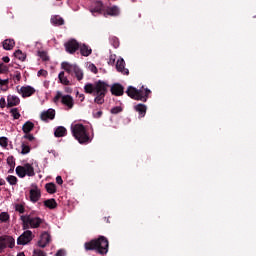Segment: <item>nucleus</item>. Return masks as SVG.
<instances>
[{
    "instance_id": "nucleus-1",
    "label": "nucleus",
    "mask_w": 256,
    "mask_h": 256,
    "mask_svg": "<svg viewBox=\"0 0 256 256\" xmlns=\"http://www.w3.org/2000/svg\"><path fill=\"white\" fill-rule=\"evenodd\" d=\"M71 133L74 139L80 143V145H89V143H91L95 137L92 126H85L79 122H74L71 124Z\"/></svg>"
},
{
    "instance_id": "nucleus-2",
    "label": "nucleus",
    "mask_w": 256,
    "mask_h": 256,
    "mask_svg": "<svg viewBox=\"0 0 256 256\" xmlns=\"http://www.w3.org/2000/svg\"><path fill=\"white\" fill-rule=\"evenodd\" d=\"M107 89H109V84L101 80L94 83H87L84 86L85 93L94 95V102L97 103V105H103L105 103Z\"/></svg>"
},
{
    "instance_id": "nucleus-3",
    "label": "nucleus",
    "mask_w": 256,
    "mask_h": 256,
    "mask_svg": "<svg viewBox=\"0 0 256 256\" xmlns=\"http://www.w3.org/2000/svg\"><path fill=\"white\" fill-rule=\"evenodd\" d=\"M86 251H97L100 255L109 253V240L105 236H100L98 239L91 240L84 244Z\"/></svg>"
},
{
    "instance_id": "nucleus-4",
    "label": "nucleus",
    "mask_w": 256,
    "mask_h": 256,
    "mask_svg": "<svg viewBox=\"0 0 256 256\" xmlns=\"http://www.w3.org/2000/svg\"><path fill=\"white\" fill-rule=\"evenodd\" d=\"M16 175L23 179L25 177H35V173H41V169L39 168V162L34 161L32 163H26L23 166H17Z\"/></svg>"
},
{
    "instance_id": "nucleus-5",
    "label": "nucleus",
    "mask_w": 256,
    "mask_h": 256,
    "mask_svg": "<svg viewBox=\"0 0 256 256\" xmlns=\"http://www.w3.org/2000/svg\"><path fill=\"white\" fill-rule=\"evenodd\" d=\"M126 93L128 97H131V99H135V101H143V103H146L147 99H149V95H151V90H149V88H145L144 86H142L140 89L129 86Z\"/></svg>"
},
{
    "instance_id": "nucleus-6",
    "label": "nucleus",
    "mask_w": 256,
    "mask_h": 256,
    "mask_svg": "<svg viewBox=\"0 0 256 256\" xmlns=\"http://www.w3.org/2000/svg\"><path fill=\"white\" fill-rule=\"evenodd\" d=\"M24 229H39L45 223V220L37 216L23 215L21 216Z\"/></svg>"
},
{
    "instance_id": "nucleus-7",
    "label": "nucleus",
    "mask_w": 256,
    "mask_h": 256,
    "mask_svg": "<svg viewBox=\"0 0 256 256\" xmlns=\"http://www.w3.org/2000/svg\"><path fill=\"white\" fill-rule=\"evenodd\" d=\"M62 69L66 71L72 77H76L77 81H83V77L85 74L83 73V69H81L77 64H71L69 62H62Z\"/></svg>"
},
{
    "instance_id": "nucleus-8",
    "label": "nucleus",
    "mask_w": 256,
    "mask_h": 256,
    "mask_svg": "<svg viewBox=\"0 0 256 256\" xmlns=\"http://www.w3.org/2000/svg\"><path fill=\"white\" fill-rule=\"evenodd\" d=\"M59 101L67 107V109H71L73 105H75V102L73 100V97L71 95H63L61 92H57L56 96L54 97V102L59 103Z\"/></svg>"
},
{
    "instance_id": "nucleus-9",
    "label": "nucleus",
    "mask_w": 256,
    "mask_h": 256,
    "mask_svg": "<svg viewBox=\"0 0 256 256\" xmlns=\"http://www.w3.org/2000/svg\"><path fill=\"white\" fill-rule=\"evenodd\" d=\"M10 247L13 249L15 247V238L11 236H0V249H6Z\"/></svg>"
},
{
    "instance_id": "nucleus-10",
    "label": "nucleus",
    "mask_w": 256,
    "mask_h": 256,
    "mask_svg": "<svg viewBox=\"0 0 256 256\" xmlns=\"http://www.w3.org/2000/svg\"><path fill=\"white\" fill-rule=\"evenodd\" d=\"M31 241H33V232H31V230L24 231L17 239L19 245H27V243H31Z\"/></svg>"
},
{
    "instance_id": "nucleus-11",
    "label": "nucleus",
    "mask_w": 256,
    "mask_h": 256,
    "mask_svg": "<svg viewBox=\"0 0 256 256\" xmlns=\"http://www.w3.org/2000/svg\"><path fill=\"white\" fill-rule=\"evenodd\" d=\"M18 94L21 95L24 99L27 97H31L32 95H35V89L32 86H22L17 87Z\"/></svg>"
},
{
    "instance_id": "nucleus-12",
    "label": "nucleus",
    "mask_w": 256,
    "mask_h": 256,
    "mask_svg": "<svg viewBox=\"0 0 256 256\" xmlns=\"http://www.w3.org/2000/svg\"><path fill=\"white\" fill-rule=\"evenodd\" d=\"M64 46L67 53H70L71 55H73V53H75L77 49H80L81 47V45H79V42H77V40L75 39L69 40L68 42L65 43Z\"/></svg>"
},
{
    "instance_id": "nucleus-13",
    "label": "nucleus",
    "mask_w": 256,
    "mask_h": 256,
    "mask_svg": "<svg viewBox=\"0 0 256 256\" xmlns=\"http://www.w3.org/2000/svg\"><path fill=\"white\" fill-rule=\"evenodd\" d=\"M40 119L45 123H49V121H53L55 119V109L49 108L41 113Z\"/></svg>"
},
{
    "instance_id": "nucleus-14",
    "label": "nucleus",
    "mask_w": 256,
    "mask_h": 256,
    "mask_svg": "<svg viewBox=\"0 0 256 256\" xmlns=\"http://www.w3.org/2000/svg\"><path fill=\"white\" fill-rule=\"evenodd\" d=\"M116 70L118 73L122 75H129V69L125 68V60L123 58H119L116 62Z\"/></svg>"
},
{
    "instance_id": "nucleus-15",
    "label": "nucleus",
    "mask_w": 256,
    "mask_h": 256,
    "mask_svg": "<svg viewBox=\"0 0 256 256\" xmlns=\"http://www.w3.org/2000/svg\"><path fill=\"white\" fill-rule=\"evenodd\" d=\"M50 241H51V235H49V233H47V232H44L40 236L38 245H39V247L45 248V247H47V245H49Z\"/></svg>"
},
{
    "instance_id": "nucleus-16",
    "label": "nucleus",
    "mask_w": 256,
    "mask_h": 256,
    "mask_svg": "<svg viewBox=\"0 0 256 256\" xmlns=\"http://www.w3.org/2000/svg\"><path fill=\"white\" fill-rule=\"evenodd\" d=\"M39 199H41V190L37 187L32 188L30 190V201H32V203H37Z\"/></svg>"
},
{
    "instance_id": "nucleus-17",
    "label": "nucleus",
    "mask_w": 256,
    "mask_h": 256,
    "mask_svg": "<svg viewBox=\"0 0 256 256\" xmlns=\"http://www.w3.org/2000/svg\"><path fill=\"white\" fill-rule=\"evenodd\" d=\"M21 103L19 96L8 95L7 96V107H17Z\"/></svg>"
},
{
    "instance_id": "nucleus-18",
    "label": "nucleus",
    "mask_w": 256,
    "mask_h": 256,
    "mask_svg": "<svg viewBox=\"0 0 256 256\" xmlns=\"http://www.w3.org/2000/svg\"><path fill=\"white\" fill-rule=\"evenodd\" d=\"M112 95H116V97H121L124 93V88L121 84H114L110 89Z\"/></svg>"
},
{
    "instance_id": "nucleus-19",
    "label": "nucleus",
    "mask_w": 256,
    "mask_h": 256,
    "mask_svg": "<svg viewBox=\"0 0 256 256\" xmlns=\"http://www.w3.org/2000/svg\"><path fill=\"white\" fill-rule=\"evenodd\" d=\"M92 53L93 50L87 44L80 45V54L82 55V57H89V55H91Z\"/></svg>"
},
{
    "instance_id": "nucleus-20",
    "label": "nucleus",
    "mask_w": 256,
    "mask_h": 256,
    "mask_svg": "<svg viewBox=\"0 0 256 256\" xmlns=\"http://www.w3.org/2000/svg\"><path fill=\"white\" fill-rule=\"evenodd\" d=\"M134 110L139 113L140 117H145L147 113V105L145 104H137L134 106Z\"/></svg>"
},
{
    "instance_id": "nucleus-21",
    "label": "nucleus",
    "mask_w": 256,
    "mask_h": 256,
    "mask_svg": "<svg viewBox=\"0 0 256 256\" xmlns=\"http://www.w3.org/2000/svg\"><path fill=\"white\" fill-rule=\"evenodd\" d=\"M121 11L117 6H111L106 9V15H110L111 17H117Z\"/></svg>"
},
{
    "instance_id": "nucleus-22",
    "label": "nucleus",
    "mask_w": 256,
    "mask_h": 256,
    "mask_svg": "<svg viewBox=\"0 0 256 256\" xmlns=\"http://www.w3.org/2000/svg\"><path fill=\"white\" fill-rule=\"evenodd\" d=\"M3 49H5V51H11V49H13V47H15V40L13 39H6L3 41Z\"/></svg>"
},
{
    "instance_id": "nucleus-23",
    "label": "nucleus",
    "mask_w": 256,
    "mask_h": 256,
    "mask_svg": "<svg viewBox=\"0 0 256 256\" xmlns=\"http://www.w3.org/2000/svg\"><path fill=\"white\" fill-rule=\"evenodd\" d=\"M34 128H35V124L31 121H27L22 126V131H23V133H31V131H33Z\"/></svg>"
},
{
    "instance_id": "nucleus-24",
    "label": "nucleus",
    "mask_w": 256,
    "mask_h": 256,
    "mask_svg": "<svg viewBox=\"0 0 256 256\" xmlns=\"http://www.w3.org/2000/svg\"><path fill=\"white\" fill-rule=\"evenodd\" d=\"M58 79L62 85H71V81H69V78H67V76H65L64 71H61L58 74Z\"/></svg>"
},
{
    "instance_id": "nucleus-25",
    "label": "nucleus",
    "mask_w": 256,
    "mask_h": 256,
    "mask_svg": "<svg viewBox=\"0 0 256 256\" xmlns=\"http://www.w3.org/2000/svg\"><path fill=\"white\" fill-rule=\"evenodd\" d=\"M55 137H65L67 135V129L63 126H59L54 131Z\"/></svg>"
},
{
    "instance_id": "nucleus-26",
    "label": "nucleus",
    "mask_w": 256,
    "mask_h": 256,
    "mask_svg": "<svg viewBox=\"0 0 256 256\" xmlns=\"http://www.w3.org/2000/svg\"><path fill=\"white\" fill-rule=\"evenodd\" d=\"M50 21L52 25L55 26L63 25L65 23V20H63V18H61V16L58 15L52 16Z\"/></svg>"
},
{
    "instance_id": "nucleus-27",
    "label": "nucleus",
    "mask_w": 256,
    "mask_h": 256,
    "mask_svg": "<svg viewBox=\"0 0 256 256\" xmlns=\"http://www.w3.org/2000/svg\"><path fill=\"white\" fill-rule=\"evenodd\" d=\"M45 189L47 193H50L51 195H53V193H57V186H55V183H47L45 185Z\"/></svg>"
},
{
    "instance_id": "nucleus-28",
    "label": "nucleus",
    "mask_w": 256,
    "mask_h": 256,
    "mask_svg": "<svg viewBox=\"0 0 256 256\" xmlns=\"http://www.w3.org/2000/svg\"><path fill=\"white\" fill-rule=\"evenodd\" d=\"M45 207H48V209H55L57 207V201L55 199H48L44 201Z\"/></svg>"
},
{
    "instance_id": "nucleus-29",
    "label": "nucleus",
    "mask_w": 256,
    "mask_h": 256,
    "mask_svg": "<svg viewBox=\"0 0 256 256\" xmlns=\"http://www.w3.org/2000/svg\"><path fill=\"white\" fill-rule=\"evenodd\" d=\"M14 56L16 59H19V61H25V59H27V55H25L21 50H16L14 52Z\"/></svg>"
},
{
    "instance_id": "nucleus-30",
    "label": "nucleus",
    "mask_w": 256,
    "mask_h": 256,
    "mask_svg": "<svg viewBox=\"0 0 256 256\" xmlns=\"http://www.w3.org/2000/svg\"><path fill=\"white\" fill-rule=\"evenodd\" d=\"M21 149L22 155H27L28 153H31V147H29L28 144L25 142H22Z\"/></svg>"
},
{
    "instance_id": "nucleus-31",
    "label": "nucleus",
    "mask_w": 256,
    "mask_h": 256,
    "mask_svg": "<svg viewBox=\"0 0 256 256\" xmlns=\"http://www.w3.org/2000/svg\"><path fill=\"white\" fill-rule=\"evenodd\" d=\"M10 114L12 115L13 119H19L21 117V113H19V108H12L10 110Z\"/></svg>"
},
{
    "instance_id": "nucleus-32",
    "label": "nucleus",
    "mask_w": 256,
    "mask_h": 256,
    "mask_svg": "<svg viewBox=\"0 0 256 256\" xmlns=\"http://www.w3.org/2000/svg\"><path fill=\"white\" fill-rule=\"evenodd\" d=\"M6 181L9 183V185H16L18 179L14 175H8L6 177Z\"/></svg>"
},
{
    "instance_id": "nucleus-33",
    "label": "nucleus",
    "mask_w": 256,
    "mask_h": 256,
    "mask_svg": "<svg viewBox=\"0 0 256 256\" xmlns=\"http://www.w3.org/2000/svg\"><path fill=\"white\" fill-rule=\"evenodd\" d=\"M0 221H2V223H7V221H9V213L7 212L0 213Z\"/></svg>"
},
{
    "instance_id": "nucleus-34",
    "label": "nucleus",
    "mask_w": 256,
    "mask_h": 256,
    "mask_svg": "<svg viewBox=\"0 0 256 256\" xmlns=\"http://www.w3.org/2000/svg\"><path fill=\"white\" fill-rule=\"evenodd\" d=\"M38 56L42 61H49V56H47V52L45 51H39Z\"/></svg>"
},
{
    "instance_id": "nucleus-35",
    "label": "nucleus",
    "mask_w": 256,
    "mask_h": 256,
    "mask_svg": "<svg viewBox=\"0 0 256 256\" xmlns=\"http://www.w3.org/2000/svg\"><path fill=\"white\" fill-rule=\"evenodd\" d=\"M9 85V77L1 78L0 76V87H7Z\"/></svg>"
},
{
    "instance_id": "nucleus-36",
    "label": "nucleus",
    "mask_w": 256,
    "mask_h": 256,
    "mask_svg": "<svg viewBox=\"0 0 256 256\" xmlns=\"http://www.w3.org/2000/svg\"><path fill=\"white\" fill-rule=\"evenodd\" d=\"M87 69L88 71H91V73L97 74V66H95V64L89 63Z\"/></svg>"
},
{
    "instance_id": "nucleus-37",
    "label": "nucleus",
    "mask_w": 256,
    "mask_h": 256,
    "mask_svg": "<svg viewBox=\"0 0 256 256\" xmlns=\"http://www.w3.org/2000/svg\"><path fill=\"white\" fill-rule=\"evenodd\" d=\"M9 73V67L3 63L0 64V74Z\"/></svg>"
},
{
    "instance_id": "nucleus-38",
    "label": "nucleus",
    "mask_w": 256,
    "mask_h": 256,
    "mask_svg": "<svg viewBox=\"0 0 256 256\" xmlns=\"http://www.w3.org/2000/svg\"><path fill=\"white\" fill-rule=\"evenodd\" d=\"M7 145H9L7 137H0V146L5 148Z\"/></svg>"
},
{
    "instance_id": "nucleus-39",
    "label": "nucleus",
    "mask_w": 256,
    "mask_h": 256,
    "mask_svg": "<svg viewBox=\"0 0 256 256\" xmlns=\"http://www.w3.org/2000/svg\"><path fill=\"white\" fill-rule=\"evenodd\" d=\"M15 211L18 213H25V207L22 204H16Z\"/></svg>"
},
{
    "instance_id": "nucleus-40",
    "label": "nucleus",
    "mask_w": 256,
    "mask_h": 256,
    "mask_svg": "<svg viewBox=\"0 0 256 256\" xmlns=\"http://www.w3.org/2000/svg\"><path fill=\"white\" fill-rule=\"evenodd\" d=\"M121 111H123V108H121V106H116L111 109V113L113 115H117V113H121Z\"/></svg>"
},
{
    "instance_id": "nucleus-41",
    "label": "nucleus",
    "mask_w": 256,
    "mask_h": 256,
    "mask_svg": "<svg viewBox=\"0 0 256 256\" xmlns=\"http://www.w3.org/2000/svg\"><path fill=\"white\" fill-rule=\"evenodd\" d=\"M7 164L10 166V167H15V158L13 156H9L7 158Z\"/></svg>"
},
{
    "instance_id": "nucleus-42",
    "label": "nucleus",
    "mask_w": 256,
    "mask_h": 256,
    "mask_svg": "<svg viewBox=\"0 0 256 256\" xmlns=\"http://www.w3.org/2000/svg\"><path fill=\"white\" fill-rule=\"evenodd\" d=\"M32 256H47V255L45 254V252H43V250L36 249V250L33 251Z\"/></svg>"
},
{
    "instance_id": "nucleus-43",
    "label": "nucleus",
    "mask_w": 256,
    "mask_h": 256,
    "mask_svg": "<svg viewBox=\"0 0 256 256\" xmlns=\"http://www.w3.org/2000/svg\"><path fill=\"white\" fill-rule=\"evenodd\" d=\"M23 139H27L28 141H35V136H33V134L30 133H25Z\"/></svg>"
},
{
    "instance_id": "nucleus-44",
    "label": "nucleus",
    "mask_w": 256,
    "mask_h": 256,
    "mask_svg": "<svg viewBox=\"0 0 256 256\" xmlns=\"http://www.w3.org/2000/svg\"><path fill=\"white\" fill-rule=\"evenodd\" d=\"M0 107L1 109H5V107H7V100H5V98H0Z\"/></svg>"
},
{
    "instance_id": "nucleus-45",
    "label": "nucleus",
    "mask_w": 256,
    "mask_h": 256,
    "mask_svg": "<svg viewBox=\"0 0 256 256\" xmlns=\"http://www.w3.org/2000/svg\"><path fill=\"white\" fill-rule=\"evenodd\" d=\"M117 58L116 55H110L108 65H115V59Z\"/></svg>"
},
{
    "instance_id": "nucleus-46",
    "label": "nucleus",
    "mask_w": 256,
    "mask_h": 256,
    "mask_svg": "<svg viewBox=\"0 0 256 256\" xmlns=\"http://www.w3.org/2000/svg\"><path fill=\"white\" fill-rule=\"evenodd\" d=\"M37 76H38V77H47V71L41 69V70H39V71L37 72Z\"/></svg>"
},
{
    "instance_id": "nucleus-47",
    "label": "nucleus",
    "mask_w": 256,
    "mask_h": 256,
    "mask_svg": "<svg viewBox=\"0 0 256 256\" xmlns=\"http://www.w3.org/2000/svg\"><path fill=\"white\" fill-rule=\"evenodd\" d=\"M66 252L63 249H60L56 252L55 256H65Z\"/></svg>"
},
{
    "instance_id": "nucleus-48",
    "label": "nucleus",
    "mask_w": 256,
    "mask_h": 256,
    "mask_svg": "<svg viewBox=\"0 0 256 256\" xmlns=\"http://www.w3.org/2000/svg\"><path fill=\"white\" fill-rule=\"evenodd\" d=\"M56 183H57L58 185H63V178H61V176H57V177H56Z\"/></svg>"
},
{
    "instance_id": "nucleus-49",
    "label": "nucleus",
    "mask_w": 256,
    "mask_h": 256,
    "mask_svg": "<svg viewBox=\"0 0 256 256\" xmlns=\"http://www.w3.org/2000/svg\"><path fill=\"white\" fill-rule=\"evenodd\" d=\"M101 12V6H97L96 8L91 10V13H100Z\"/></svg>"
},
{
    "instance_id": "nucleus-50",
    "label": "nucleus",
    "mask_w": 256,
    "mask_h": 256,
    "mask_svg": "<svg viewBox=\"0 0 256 256\" xmlns=\"http://www.w3.org/2000/svg\"><path fill=\"white\" fill-rule=\"evenodd\" d=\"M2 61H4V63H9L11 61V59L9 58V56H4L2 58Z\"/></svg>"
},
{
    "instance_id": "nucleus-51",
    "label": "nucleus",
    "mask_w": 256,
    "mask_h": 256,
    "mask_svg": "<svg viewBox=\"0 0 256 256\" xmlns=\"http://www.w3.org/2000/svg\"><path fill=\"white\" fill-rule=\"evenodd\" d=\"M14 79H16V81H21V74L17 73L16 75H14Z\"/></svg>"
},
{
    "instance_id": "nucleus-52",
    "label": "nucleus",
    "mask_w": 256,
    "mask_h": 256,
    "mask_svg": "<svg viewBox=\"0 0 256 256\" xmlns=\"http://www.w3.org/2000/svg\"><path fill=\"white\" fill-rule=\"evenodd\" d=\"M103 115L102 111H98L96 114H94V117H101Z\"/></svg>"
},
{
    "instance_id": "nucleus-53",
    "label": "nucleus",
    "mask_w": 256,
    "mask_h": 256,
    "mask_svg": "<svg viewBox=\"0 0 256 256\" xmlns=\"http://www.w3.org/2000/svg\"><path fill=\"white\" fill-rule=\"evenodd\" d=\"M17 256H25V253L20 252V253H18V255H17Z\"/></svg>"
},
{
    "instance_id": "nucleus-54",
    "label": "nucleus",
    "mask_w": 256,
    "mask_h": 256,
    "mask_svg": "<svg viewBox=\"0 0 256 256\" xmlns=\"http://www.w3.org/2000/svg\"><path fill=\"white\" fill-rule=\"evenodd\" d=\"M0 185H5V181L0 180Z\"/></svg>"
}]
</instances>
